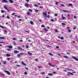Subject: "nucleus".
Returning <instances> with one entry per match:
<instances>
[{"mask_svg":"<svg viewBox=\"0 0 78 78\" xmlns=\"http://www.w3.org/2000/svg\"><path fill=\"white\" fill-rule=\"evenodd\" d=\"M40 8H43V6H40Z\"/></svg>","mask_w":78,"mask_h":78,"instance_id":"60","label":"nucleus"},{"mask_svg":"<svg viewBox=\"0 0 78 78\" xmlns=\"http://www.w3.org/2000/svg\"><path fill=\"white\" fill-rule=\"evenodd\" d=\"M35 61H38V60L36 58V59H35Z\"/></svg>","mask_w":78,"mask_h":78,"instance_id":"49","label":"nucleus"},{"mask_svg":"<svg viewBox=\"0 0 78 78\" xmlns=\"http://www.w3.org/2000/svg\"><path fill=\"white\" fill-rule=\"evenodd\" d=\"M67 73H69V74H70V75H73V73H71L69 72Z\"/></svg>","mask_w":78,"mask_h":78,"instance_id":"17","label":"nucleus"},{"mask_svg":"<svg viewBox=\"0 0 78 78\" xmlns=\"http://www.w3.org/2000/svg\"><path fill=\"white\" fill-rule=\"evenodd\" d=\"M26 7H27V8H28L29 7V5H30L28 4L27 3H26L24 5Z\"/></svg>","mask_w":78,"mask_h":78,"instance_id":"4","label":"nucleus"},{"mask_svg":"<svg viewBox=\"0 0 78 78\" xmlns=\"http://www.w3.org/2000/svg\"><path fill=\"white\" fill-rule=\"evenodd\" d=\"M61 25H64V26H66V24L65 23H61Z\"/></svg>","mask_w":78,"mask_h":78,"instance_id":"20","label":"nucleus"},{"mask_svg":"<svg viewBox=\"0 0 78 78\" xmlns=\"http://www.w3.org/2000/svg\"><path fill=\"white\" fill-rule=\"evenodd\" d=\"M60 6H63V7H64L65 6V5L64 4H60Z\"/></svg>","mask_w":78,"mask_h":78,"instance_id":"26","label":"nucleus"},{"mask_svg":"<svg viewBox=\"0 0 78 78\" xmlns=\"http://www.w3.org/2000/svg\"><path fill=\"white\" fill-rule=\"evenodd\" d=\"M19 51H18L17 50H15V51H14V53L15 54L18 53H19Z\"/></svg>","mask_w":78,"mask_h":78,"instance_id":"8","label":"nucleus"},{"mask_svg":"<svg viewBox=\"0 0 78 78\" xmlns=\"http://www.w3.org/2000/svg\"><path fill=\"white\" fill-rule=\"evenodd\" d=\"M43 16H44V17L46 18L47 17V13L45 12H43Z\"/></svg>","mask_w":78,"mask_h":78,"instance_id":"2","label":"nucleus"},{"mask_svg":"<svg viewBox=\"0 0 78 78\" xmlns=\"http://www.w3.org/2000/svg\"><path fill=\"white\" fill-rule=\"evenodd\" d=\"M30 23L31 24V25H34V23H33V22L32 21H31L30 22Z\"/></svg>","mask_w":78,"mask_h":78,"instance_id":"18","label":"nucleus"},{"mask_svg":"<svg viewBox=\"0 0 78 78\" xmlns=\"http://www.w3.org/2000/svg\"><path fill=\"white\" fill-rule=\"evenodd\" d=\"M39 21L40 22H41V23H42V20L41 19H39Z\"/></svg>","mask_w":78,"mask_h":78,"instance_id":"24","label":"nucleus"},{"mask_svg":"<svg viewBox=\"0 0 78 78\" xmlns=\"http://www.w3.org/2000/svg\"><path fill=\"white\" fill-rule=\"evenodd\" d=\"M19 55H25V54L23 53H20L19 54Z\"/></svg>","mask_w":78,"mask_h":78,"instance_id":"11","label":"nucleus"},{"mask_svg":"<svg viewBox=\"0 0 78 78\" xmlns=\"http://www.w3.org/2000/svg\"><path fill=\"white\" fill-rule=\"evenodd\" d=\"M67 55H70V53L67 52Z\"/></svg>","mask_w":78,"mask_h":78,"instance_id":"43","label":"nucleus"},{"mask_svg":"<svg viewBox=\"0 0 78 78\" xmlns=\"http://www.w3.org/2000/svg\"><path fill=\"white\" fill-rule=\"evenodd\" d=\"M2 17H3V18H4V17H5V15H2Z\"/></svg>","mask_w":78,"mask_h":78,"instance_id":"59","label":"nucleus"},{"mask_svg":"<svg viewBox=\"0 0 78 78\" xmlns=\"http://www.w3.org/2000/svg\"><path fill=\"white\" fill-rule=\"evenodd\" d=\"M58 2H55V3L56 5H58Z\"/></svg>","mask_w":78,"mask_h":78,"instance_id":"51","label":"nucleus"},{"mask_svg":"<svg viewBox=\"0 0 78 78\" xmlns=\"http://www.w3.org/2000/svg\"><path fill=\"white\" fill-rule=\"evenodd\" d=\"M5 12V10H2L1 11V12L2 13H4Z\"/></svg>","mask_w":78,"mask_h":78,"instance_id":"25","label":"nucleus"},{"mask_svg":"<svg viewBox=\"0 0 78 78\" xmlns=\"http://www.w3.org/2000/svg\"><path fill=\"white\" fill-rule=\"evenodd\" d=\"M25 19H26V20H27V19H28V18H27V17H26V16H25Z\"/></svg>","mask_w":78,"mask_h":78,"instance_id":"46","label":"nucleus"},{"mask_svg":"<svg viewBox=\"0 0 78 78\" xmlns=\"http://www.w3.org/2000/svg\"><path fill=\"white\" fill-rule=\"evenodd\" d=\"M26 48H28V45H26Z\"/></svg>","mask_w":78,"mask_h":78,"instance_id":"63","label":"nucleus"},{"mask_svg":"<svg viewBox=\"0 0 78 78\" xmlns=\"http://www.w3.org/2000/svg\"><path fill=\"white\" fill-rule=\"evenodd\" d=\"M3 64H6V61H4L3 62Z\"/></svg>","mask_w":78,"mask_h":78,"instance_id":"22","label":"nucleus"},{"mask_svg":"<svg viewBox=\"0 0 78 78\" xmlns=\"http://www.w3.org/2000/svg\"><path fill=\"white\" fill-rule=\"evenodd\" d=\"M62 11H63V12H69V11H68V10H62Z\"/></svg>","mask_w":78,"mask_h":78,"instance_id":"10","label":"nucleus"},{"mask_svg":"<svg viewBox=\"0 0 78 78\" xmlns=\"http://www.w3.org/2000/svg\"><path fill=\"white\" fill-rule=\"evenodd\" d=\"M61 39H62V40L64 39V38L63 37H61Z\"/></svg>","mask_w":78,"mask_h":78,"instance_id":"48","label":"nucleus"},{"mask_svg":"<svg viewBox=\"0 0 78 78\" xmlns=\"http://www.w3.org/2000/svg\"><path fill=\"white\" fill-rule=\"evenodd\" d=\"M72 58H73V59H75L76 60V61H78V59L76 57L74 56H73Z\"/></svg>","mask_w":78,"mask_h":78,"instance_id":"1","label":"nucleus"},{"mask_svg":"<svg viewBox=\"0 0 78 78\" xmlns=\"http://www.w3.org/2000/svg\"><path fill=\"white\" fill-rule=\"evenodd\" d=\"M27 53L29 55H30V56L32 55V53L30 52L29 51L27 52Z\"/></svg>","mask_w":78,"mask_h":78,"instance_id":"13","label":"nucleus"},{"mask_svg":"<svg viewBox=\"0 0 78 78\" xmlns=\"http://www.w3.org/2000/svg\"><path fill=\"white\" fill-rule=\"evenodd\" d=\"M19 66H20V65H19L16 66V67H19Z\"/></svg>","mask_w":78,"mask_h":78,"instance_id":"56","label":"nucleus"},{"mask_svg":"<svg viewBox=\"0 0 78 78\" xmlns=\"http://www.w3.org/2000/svg\"><path fill=\"white\" fill-rule=\"evenodd\" d=\"M22 64L24 65V66H27V65L25 63H24L23 62H22Z\"/></svg>","mask_w":78,"mask_h":78,"instance_id":"12","label":"nucleus"},{"mask_svg":"<svg viewBox=\"0 0 78 78\" xmlns=\"http://www.w3.org/2000/svg\"><path fill=\"white\" fill-rule=\"evenodd\" d=\"M35 12H38V11H39V10H37V9H35Z\"/></svg>","mask_w":78,"mask_h":78,"instance_id":"33","label":"nucleus"},{"mask_svg":"<svg viewBox=\"0 0 78 78\" xmlns=\"http://www.w3.org/2000/svg\"><path fill=\"white\" fill-rule=\"evenodd\" d=\"M56 48L58 49L59 48V46H56Z\"/></svg>","mask_w":78,"mask_h":78,"instance_id":"53","label":"nucleus"},{"mask_svg":"<svg viewBox=\"0 0 78 78\" xmlns=\"http://www.w3.org/2000/svg\"><path fill=\"white\" fill-rule=\"evenodd\" d=\"M44 30L46 31H47V29H46V28H44Z\"/></svg>","mask_w":78,"mask_h":78,"instance_id":"61","label":"nucleus"},{"mask_svg":"<svg viewBox=\"0 0 78 78\" xmlns=\"http://www.w3.org/2000/svg\"><path fill=\"white\" fill-rule=\"evenodd\" d=\"M6 47H8V48H12V46L8 45Z\"/></svg>","mask_w":78,"mask_h":78,"instance_id":"7","label":"nucleus"},{"mask_svg":"<svg viewBox=\"0 0 78 78\" xmlns=\"http://www.w3.org/2000/svg\"><path fill=\"white\" fill-rule=\"evenodd\" d=\"M30 12H27V15L29 16V15H30Z\"/></svg>","mask_w":78,"mask_h":78,"instance_id":"32","label":"nucleus"},{"mask_svg":"<svg viewBox=\"0 0 78 78\" xmlns=\"http://www.w3.org/2000/svg\"><path fill=\"white\" fill-rule=\"evenodd\" d=\"M76 26H75V27L73 28V30H76Z\"/></svg>","mask_w":78,"mask_h":78,"instance_id":"30","label":"nucleus"},{"mask_svg":"<svg viewBox=\"0 0 78 78\" xmlns=\"http://www.w3.org/2000/svg\"><path fill=\"white\" fill-rule=\"evenodd\" d=\"M63 57H64V58H66V59H67L69 58V57L67 56H63Z\"/></svg>","mask_w":78,"mask_h":78,"instance_id":"15","label":"nucleus"},{"mask_svg":"<svg viewBox=\"0 0 78 78\" xmlns=\"http://www.w3.org/2000/svg\"><path fill=\"white\" fill-rule=\"evenodd\" d=\"M49 55H51V56H53V55H52V54L50 53H49Z\"/></svg>","mask_w":78,"mask_h":78,"instance_id":"41","label":"nucleus"},{"mask_svg":"<svg viewBox=\"0 0 78 78\" xmlns=\"http://www.w3.org/2000/svg\"><path fill=\"white\" fill-rule=\"evenodd\" d=\"M55 31L56 33H58V30L57 29L55 30Z\"/></svg>","mask_w":78,"mask_h":78,"instance_id":"23","label":"nucleus"},{"mask_svg":"<svg viewBox=\"0 0 78 78\" xmlns=\"http://www.w3.org/2000/svg\"><path fill=\"white\" fill-rule=\"evenodd\" d=\"M6 55L7 57H9V56H11V55H9V54H7Z\"/></svg>","mask_w":78,"mask_h":78,"instance_id":"19","label":"nucleus"},{"mask_svg":"<svg viewBox=\"0 0 78 78\" xmlns=\"http://www.w3.org/2000/svg\"><path fill=\"white\" fill-rule=\"evenodd\" d=\"M4 8H5V9H6V10H7V11H8L9 12V10L8 9V8L6 7V6H4Z\"/></svg>","mask_w":78,"mask_h":78,"instance_id":"3","label":"nucleus"},{"mask_svg":"<svg viewBox=\"0 0 78 78\" xmlns=\"http://www.w3.org/2000/svg\"><path fill=\"white\" fill-rule=\"evenodd\" d=\"M73 5V4H69V6H72Z\"/></svg>","mask_w":78,"mask_h":78,"instance_id":"34","label":"nucleus"},{"mask_svg":"<svg viewBox=\"0 0 78 78\" xmlns=\"http://www.w3.org/2000/svg\"><path fill=\"white\" fill-rule=\"evenodd\" d=\"M42 68V67L41 66H38V68L39 69H40V68Z\"/></svg>","mask_w":78,"mask_h":78,"instance_id":"47","label":"nucleus"},{"mask_svg":"<svg viewBox=\"0 0 78 78\" xmlns=\"http://www.w3.org/2000/svg\"><path fill=\"white\" fill-rule=\"evenodd\" d=\"M51 21L52 22H55V20H53V19H51Z\"/></svg>","mask_w":78,"mask_h":78,"instance_id":"27","label":"nucleus"},{"mask_svg":"<svg viewBox=\"0 0 78 78\" xmlns=\"http://www.w3.org/2000/svg\"><path fill=\"white\" fill-rule=\"evenodd\" d=\"M15 13H13L12 14H11V15L12 16H14V15H15Z\"/></svg>","mask_w":78,"mask_h":78,"instance_id":"40","label":"nucleus"},{"mask_svg":"<svg viewBox=\"0 0 78 78\" xmlns=\"http://www.w3.org/2000/svg\"><path fill=\"white\" fill-rule=\"evenodd\" d=\"M24 74L25 75H27V72H25L24 73Z\"/></svg>","mask_w":78,"mask_h":78,"instance_id":"52","label":"nucleus"},{"mask_svg":"<svg viewBox=\"0 0 78 78\" xmlns=\"http://www.w3.org/2000/svg\"><path fill=\"white\" fill-rule=\"evenodd\" d=\"M7 50L8 51H11V50L10 49H7Z\"/></svg>","mask_w":78,"mask_h":78,"instance_id":"39","label":"nucleus"},{"mask_svg":"<svg viewBox=\"0 0 78 78\" xmlns=\"http://www.w3.org/2000/svg\"><path fill=\"white\" fill-rule=\"evenodd\" d=\"M74 19H76V17L75 16H74Z\"/></svg>","mask_w":78,"mask_h":78,"instance_id":"58","label":"nucleus"},{"mask_svg":"<svg viewBox=\"0 0 78 78\" xmlns=\"http://www.w3.org/2000/svg\"><path fill=\"white\" fill-rule=\"evenodd\" d=\"M11 22H12V23H14V21L12 20L11 21Z\"/></svg>","mask_w":78,"mask_h":78,"instance_id":"45","label":"nucleus"},{"mask_svg":"<svg viewBox=\"0 0 78 78\" xmlns=\"http://www.w3.org/2000/svg\"><path fill=\"white\" fill-rule=\"evenodd\" d=\"M13 39V41H15V40H17V39H16V38H14Z\"/></svg>","mask_w":78,"mask_h":78,"instance_id":"38","label":"nucleus"},{"mask_svg":"<svg viewBox=\"0 0 78 78\" xmlns=\"http://www.w3.org/2000/svg\"><path fill=\"white\" fill-rule=\"evenodd\" d=\"M4 72H6V73L8 75H10V72H9L8 71H4Z\"/></svg>","mask_w":78,"mask_h":78,"instance_id":"5","label":"nucleus"},{"mask_svg":"<svg viewBox=\"0 0 78 78\" xmlns=\"http://www.w3.org/2000/svg\"><path fill=\"white\" fill-rule=\"evenodd\" d=\"M7 59H8V61H9V60L10 59L9 58H7Z\"/></svg>","mask_w":78,"mask_h":78,"instance_id":"57","label":"nucleus"},{"mask_svg":"<svg viewBox=\"0 0 78 78\" xmlns=\"http://www.w3.org/2000/svg\"><path fill=\"white\" fill-rule=\"evenodd\" d=\"M48 75H50V76H51L52 75H53V74L50 73H49L48 74Z\"/></svg>","mask_w":78,"mask_h":78,"instance_id":"28","label":"nucleus"},{"mask_svg":"<svg viewBox=\"0 0 78 78\" xmlns=\"http://www.w3.org/2000/svg\"><path fill=\"white\" fill-rule=\"evenodd\" d=\"M7 19H9V16H7Z\"/></svg>","mask_w":78,"mask_h":78,"instance_id":"55","label":"nucleus"},{"mask_svg":"<svg viewBox=\"0 0 78 78\" xmlns=\"http://www.w3.org/2000/svg\"><path fill=\"white\" fill-rule=\"evenodd\" d=\"M0 39H5V37H0Z\"/></svg>","mask_w":78,"mask_h":78,"instance_id":"16","label":"nucleus"},{"mask_svg":"<svg viewBox=\"0 0 78 78\" xmlns=\"http://www.w3.org/2000/svg\"><path fill=\"white\" fill-rule=\"evenodd\" d=\"M11 3H13V1L12 0H9Z\"/></svg>","mask_w":78,"mask_h":78,"instance_id":"14","label":"nucleus"},{"mask_svg":"<svg viewBox=\"0 0 78 78\" xmlns=\"http://www.w3.org/2000/svg\"><path fill=\"white\" fill-rule=\"evenodd\" d=\"M64 19H66V17H62V20H64Z\"/></svg>","mask_w":78,"mask_h":78,"instance_id":"29","label":"nucleus"},{"mask_svg":"<svg viewBox=\"0 0 78 78\" xmlns=\"http://www.w3.org/2000/svg\"><path fill=\"white\" fill-rule=\"evenodd\" d=\"M47 17H48V18H50V16L49 15H48Z\"/></svg>","mask_w":78,"mask_h":78,"instance_id":"64","label":"nucleus"},{"mask_svg":"<svg viewBox=\"0 0 78 78\" xmlns=\"http://www.w3.org/2000/svg\"><path fill=\"white\" fill-rule=\"evenodd\" d=\"M48 64L49 65V66H52V65H51V63H50V62H49Z\"/></svg>","mask_w":78,"mask_h":78,"instance_id":"31","label":"nucleus"},{"mask_svg":"<svg viewBox=\"0 0 78 78\" xmlns=\"http://www.w3.org/2000/svg\"><path fill=\"white\" fill-rule=\"evenodd\" d=\"M22 19H20L19 20V21H22Z\"/></svg>","mask_w":78,"mask_h":78,"instance_id":"62","label":"nucleus"},{"mask_svg":"<svg viewBox=\"0 0 78 78\" xmlns=\"http://www.w3.org/2000/svg\"><path fill=\"white\" fill-rule=\"evenodd\" d=\"M2 2H4V3H7L8 2L6 0H2Z\"/></svg>","mask_w":78,"mask_h":78,"instance_id":"9","label":"nucleus"},{"mask_svg":"<svg viewBox=\"0 0 78 78\" xmlns=\"http://www.w3.org/2000/svg\"><path fill=\"white\" fill-rule=\"evenodd\" d=\"M29 11H30L31 12H32V10L31 9H28Z\"/></svg>","mask_w":78,"mask_h":78,"instance_id":"36","label":"nucleus"},{"mask_svg":"<svg viewBox=\"0 0 78 78\" xmlns=\"http://www.w3.org/2000/svg\"><path fill=\"white\" fill-rule=\"evenodd\" d=\"M68 32H71V30L70 29L68 30Z\"/></svg>","mask_w":78,"mask_h":78,"instance_id":"50","label":"nucleus"},{"mask_svg":"<svg viewBox=\"0 0 78 78\" xmlns=\"http://www.w3.org/2000/svg\"><path fill=\"white\" fill-rule=\"evenodd\" d=\"M34 6H35L36 7H38V5H34Z\"/></svg>","mask_w":78,"mask_h":78,"instance_id":"37","label":"nucleus"},{"mask_svg":"<svg viewBox=\"0 0 78 78\" xmlns=\"http://www.w3.org/2000/svg\"><path fill=\"white\" fill-rule=\"evenodd\" d=\"M55 17H57V16H58V15H57V14H55Z\"/></svg>","mask_w":78,"mask_h":78,"instance_id":"42","label":"nucleus"},{"mask_svg":"<svg viewBox=\"0 0 78 78\" xmlns=\"http://www.w3.org/2000/svg\"><path fill=\"white\" fill-rule=\"evenodd\" d=\"M17 56L18 57H20V55H19V54L18 55H17Z\"/></svg>","mask_w":78,"mask_h":78,"instance_id":"54","label":"nucleus"},{"mask_svg":"<svg viewBox=\"0 0 78 78\" xmlns=\"http://www.w3.org/2000/svg\"><path fill=\"white\" fill-rule=\"evenodd\" d=\"M0 27H1V28H5L4 27H3L1 25H0Z\"/></svg>","mask_w":78,"mask_h":78,"instance_id":"21","label":"nucleus"},{"mask_svg":"<svg viewBox=\"0 0 78 78\" xmlns=\"http://www.w3.org/2000/svg\"><path fill=\"white\" fill-rule=\"evenodd\" d=\"M25 68L26 69V70H28V68L27 67H25Z\"/></svg>","mask_w":78,"mask_h":78,"instance_id":"44","label":"nucleus"},{"mask_svg":"<svg viewBox=\"0 0 78 78\" xmlns=\"http://www.w3.org/2000/svg\"><path fill=\"white\" fill-rule=\"evenodd\" d=\"M18 49H19V51H20V50H23V51H24L23 49H22V48L20 47H18Z\"/></svg>","mask_w":78,"mask_h":78,"instance_id":"6","label":"nucleus"},{"mask_svg":"<svg viewBox=\"0 0 78 78\" xmlns=\"http://www.w3.org/2000/svg\"><path fill=\"white\" fill-rule=\"evenodd\" d=\"M41 27L42 28H45V26H44V25H42Z\"/></svg>","mask_w":78,"mask_h":78,"instance_id":"35","label":"nucleus"}]
</instances>
